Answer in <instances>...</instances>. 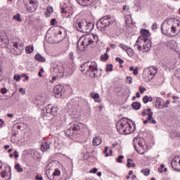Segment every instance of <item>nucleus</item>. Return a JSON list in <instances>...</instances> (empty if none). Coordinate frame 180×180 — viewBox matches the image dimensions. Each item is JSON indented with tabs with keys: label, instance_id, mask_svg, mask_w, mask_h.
Returning <instances> with one entry per match:
<instances>
[{
	"label": "nucleus",
	"instance_id": "obj_1",
	"mask_svg": "<svg viewBox=\"0 0 180 180\" xmlns=\"http://www.w3.org/2000/svg\"><path fill=\"white\" fill-rule=\"evenodd\" d=\"M161 32L165 36L179 34L180 32V21L176 18H167L161 25Z\"/></svg>",
	"mask_w": 180,
	"mask_h": 180
},
{
	"label": "nucleus",
	"instance_id": "obj_2",
	"mask_svg": "<svg viewBox=\"0 0 180 180\" xmlns=\"http://www.w3.org/2000/svg\"><path fill=\"white\" fill-rule=\"evenodd\" d=\"M99 41V37L95 34H88L82 36L77 41V48L80 51H84L85 47L98 43Z\"/></svg>",
	"mask_w": 180,
	"mask_h": 180
},
{
	"label": "nucleus",
	"instance_id": "obj_3",
	"mask_svg": "<svg viewBox=\"0 0 180 180\" xmlns=\"http://www.w3.org/2000/svg\"><path fill=\"white\" fill-rule=\"evenodd\" d=\"M116 127L120 134H131L136 130V127L129 122V119L127 118L120 120L117 123Z\"/></svg>",
	"mask_w": 180,
	"mask_h": 180
},
{
	"label": "nucleus",
	"instance_id": "obj_4",
	"mask_svg": "<svg viewBox=\"0 0 180 180\" xmlns=\"http://www.w3.org/2000/svg\"><path fill=\"white\" fill-rule=\"evenodd\" d=\"M81 71L85 72L86 75L91 77V78H98V64L95 61L84 63L81 66Z\"/></svg>",
	"mask_w": 180,
	"mask_h": 180
},
{
	"label": "nucleus",
	"instance_id": "obj_5",
	"mask_svg": "<svg viewBox=\"0 0 180 180\" xmlns=\"http://www.w3.org/2000/svg\"><path fill=\"white\" fill-rule=\"evenodd\" d=\"M115 19L110 15H105L98 20L96 26L98 29H105L115 23Z\"/></svg>",
	"mask_w": 180,
	"mask_h": 180
},
{
	"label": "nucleus",
	"instance_id": "obj_6",
	"mask_svg": "<svg viewBox=\"0 0 180 180\" xmlns=\"http://www.w3.org/2000/svg\"><path fill=\"white\" fill-rule=\"evenodd\" d=\"M94 25L93 22H87V21H82L79 22L76 25V27L79 32H82V33H89L94 30Z\"/></svg>",
	"mask_w": 180,
	"mask_h": 180
},
{
	"label": "nucleus",
	"instance_id": "obj_7",
	"mask_svg": "<svg viewBox=\"0 0 180 180\" xmlns=\"http://www.w3.org/2000/svg\"><path fill=\"white\" fill-rule=\"evenodd\" d=\"M25 9L29 13H33L37 10V0H23Z\"/></svg>",
	"mask_w": 180,
	"mask_h": 180
},
{
	"label": "nucleus",
	"instance_id": "obj_8",
	"mask_svg": "<svg viewBox=\"0 0 180 180\" xmlns=\"http://www.w3.org/2000/svg\"><path fill=\"white\" fill-rule=\"evenodd\" d=\"M57 112H58V108H57L56 107H53L51 104H49L41 111V115L43 117H46V116H49V115L55 116V115H57Z\"/></svg>",
	"mask_w": 180,
	"mask_h": 180
},
{
	"label": "nucleus",
	"instance_id": "obj_9",
	"mask_svg": "<svg viewBox=\"0 0 180 180\" xmlns=\"http://www.w3.org/2000/svg\"><path fill=\"white\" fill-rule=\"evenodd\" d=\"M51 73L52 75H57L58 78L64 77V66H58V65H53L51 68Z\"/></svg>",
	"mask_w": 180,
	"mask_h": 180
},
{
	"label": "nucleus",
	"instance_id": "obj_10",
	"mask_svg": "<svg viewBox=\"0 0 180 180\" xmlns=\"http://www.w3.org/2000/svg\"><path fill=\"white\" fill-rule=\"evenodd\" d=\"M157 71H158V69L153 66L148 67V68L144 70L145 75L146 77L147 78L148 82L151 81V79H153V78L155 77Z\"/></svg>",
	"mask_w": 180,
	"mask_h": 180
},
{
	"label": "nucleus",
	"instance_id": "obj_11",
	"mask_svg": "<svg viewBox=\"0 0 180 180\" xmlns=\"http://www.w3.org/2000/svg\"><path fill=\"white\" fill-rule=\"evenodd\" d=\"M150 36H151V33H150L149 30L146 29L141 30V36L137 39V43H140L141 41H147L150 43L151 39H150Z\"/></svg>",
	"mask_w": 180,
	"mask_h": 180
},
{
	"label": "nucleus",
	"instance_id": "obj_12",
	"mask_svg": "<svg viewBox=\"0 0 180 180\" xmlns=\"http://www.w3.org/2000/svg\"><path fill=\"white\" fill-rule=\"evenodd\" d=\"M80 131L81 127H79V125L77 122H72L69 124V137H71V136L75 137V136H77V134L79 133V131Z\"/></svg>",
	"mask_w": 180,
	"mask_h": 180
},
{
	"label": "nucleus",
	"instance_id": "obj_13",
	"mask_svg": "<svg viewBox=\"0 0 180 180\" xmlns=\"http://www.w3.org/2000/svg\"><path fill=\"white\" fill-rule=\"evenodd\" d=\"M138 146L139 148L136 145H134V148L135 150H136L139 154H145L146 151L148 150V146H147V144H146V142L143 139L139 140V141L138 142Z\"/></svg>",
	"mask_w": 180,
	"mask_h": 180
},
{
	"label": "nucleus",
	"instance_id": "obj_14",
	"mask_svg": "<svg viewBox=\"0 0 180 180\" xmlns=\"http://www.w3.org/2000/svg\"><path fill=\"white\" fill-rule=\"evenodd\" d=\"M64 92H65V89L61 84H57L53 88V93L56 98H61Z\"/></svg>",
	"mask_w": 180,
	"mask_h": 180
},
{
	"label": "nucleus",
	"instance_id": "obj_15",
	"mask_svg": "<svg viewBox=\"0 0 180 180\" xmlns=\"http://www.w3.org/2000/svg\"><path fill=\"white\" fill-rule=\"evenodd\" d=\"M148 117L147 119L143 121V124H147V123H150V124H157V121L153 117V112L151 111V108H148Z\"/></svg>",
	"mask_w": 180,
	"mask_h": 180
},
{
	"label": "nucleus",
	"instance_id": "obj_16",
	"mask_svg": "<svg viewBox=\"0 0 180 180\" xmlns=\"http://www.w3.org/2000/svg\"><path fill=\"white\" fill-rule=\"evenodd\" d=\"M171 166L173 169H175V171H179L180 172V157H174L171 162Z\"/></svg>",
	"mask_w": 180,
	"mask_h": 180
},
{
	"label": "nucleus",
	"instance_id": "obj_17",
	"mask_svg": "<svg viewBox=\"0 0 180 180\" xmlns=\"http://www.w3.org/2000/svg\"><path fill=\"white\" fill-rule=\"evenodd\" d=\"M77 2L82 6H88V5H92L96 0H76Z\"/></svg>",
	"mask_w": 180,
	"mask_h": 180
},
{
	"label": "nucleus",
	"instance_id": "obj_18",
	"mask_svg": "<svg viewBox=\"0 0 180 180\" xmlns=\"http://www.w3.org/2000/svg\"><path fill=\"white\" fill-rule=\"evenodd\" d=\"M142 43H145L143 45V53H147V51H150L151 49V43L147 41H141Z\"/></svg>",
	"mask_w": 180,
	"mask_h": 180
},
{
	"label": "nucleus",
	"instance_id": "obj_19",
	"mask_svg": "<svg viewBox=\"0 0 180 180\" xmlns=\"http://www.w3.org/2000/svg\"><path fill=\"white\" fill-rule=\"evenodd\" d=\"M90 96L92 98V99H94V102H96L97 103L101 102L99 94L92 92L90 94Z\"/></svg>",
	"mask_w": 180,
	"mask_h": 180
},
{
	"label": "nucleus",
	"instance_id": "obj_20",
	"mask_svg": "<svg viewBox=\"0 0 180 180\" xmlns=\"http://www.w3.org/2000/svg\"><path fill=\"white\" fill-rule=\"evenodd\" d=\"M50 144L51 143L47 141L42 143L41 145V151L44 152V151H47V150H50Z\"/></svg>",
	"mask_w": 180,
	"mask_h": 180
},
{
	"label": "nucleus",
	"instance_id": "obj_21",
	"mask_svg": "<svg viewBox=\"0 0 180 180\" xmlns=\"http://www.w3.org/2000/svg\"><path fill=\"white\" fill-rule=\"evenodd\" d=\"M102 143V139L101 136H95L93 139V146H99Z\"/></svg>",
	"mask_w": 180,
	"mask_h": 180
},
{
	"label": "nucleus",
	"instance_id": "obj_22",
	"mask_svg": "<svg viewBox=\"0 0 180 180\" xmlns=\"http://www.w3.org/2000/svg\"><path fill=\"white\" fill-rule=\"evenodd\" d=\"M13 46V50L15 51L21 52L22 50H23V46H22L21 44L14 43Z\"/></svg>",
	"mask_w": 180,
	"mask_h": 180
},
{
	"label": "nucleus",
	"instance_id": "obj_23",
	"mask_svg": "<svg viewBox=\"0 0 180 180\" xmlns=\"http://www.w3.org/2000/svg\"><path fill=\"white\" fill-rule=\"evenodd\" d=\"M35 60H37V61H40L41 63H44L46 61V58L41 56L40 53H37L35 55Z\"/></svg>",
	"mask_w": 180,
	"mask_h": 180
},
{
	"label": "nucleus",
	"instance_id": "obj_24",
	"mask_svg": "<svg viewBox=\"0 0 180 180\" xmlns=\"http://www.w3.org/2000/svg\"><path fill=\"white\" fill-rule=\"evenodd\" d=\"M125 22L127 25H131L133 23V19L131 18V15L128 14L125 16Z\"/></svg>",
	"mask_w": 180,
	"mask_h": 180
},
{
	"label": "nucleus",
	"instance_id": "obj_25",
	"mask_svg": "<svg viewBox=\"0 0 180 180\" xmlns=\"http://www.w3.org/2000/svg\"><path fill=\"white\" fill-rule=\"evenodd\" d=\"M127 168H131V167H132V168H134V167H136V164L133 163V159H127Z\"/></svg>",
	"mask_w": 180,
	"mask_h": 180
},
{
	"label": "nucleus",
	"instance_id": "obj_26",
	"mask_svg": "<svg viewBox=\"0 0 180 180\" xmlns=\"http://www.w3.org/2000/svg\"><path fill=\"white\" fill-rule=\"evenodd\" d=\"M132 109H134V110H139L140 108H141V103L139 102H134L131 104Z\"/></svg>",
	"mask_w": 180,
	"mask_h": 180
},
{
	"label": "nucleus",
	"instance_id": "obj_27",
	"mask_svg": "<svg viewBox=\"0 0 180 180\" xmlns=\"http://www.w3.org/2000/svg\"><path fill=\"white\" fill-rule=\"evenodd\" d=\"M69 16H71L74 14V12H75V6H72V4H69Z\"/></svg>",
	"mask_w": 180,
	"mask_h": 180
},
{
	"label": "nucleus",
	"instance_id": "obj_28",
	"mask_svg": "<svg viewBox=\"0 0 180 180\" xmlns=\"http://www.w3.org/2000/svg\"><path fill=\"white\" fill-rule=\"evenodd\" d=\"M155 106L157 109H162V105H161V100L158 99L155 102Z\"/></svg>",
	"mask_w": 180,
	"mask_h": 180
},
{
	"label": "nucleus",
	"instance_id": "obj_29",
	"mask_svg": "<svg viewBox=\"0 0 180 180\" xmlns=\"http://www.w3.org/2000/svg\"><path fill=\"white\" fill-rule=\"evenodd\" d=\"M34 50V47H33V46H28L25 48V51L27 54H30L31 53H33Z\"/></svg>",
	"mask_w": 180,
	"mask_h": 180
},
{
	"label": "nucleus",
	"instance_id": "obj_30",
	"mask_svg": "<svg viewBox=\"0 0 180 180\" xmlns=\"http://www.w3.org/2000/svg\"><path fill=\"white\" fill-rule=\"evenodd\" d=\"M143 103H148V102H153V98L145 96L143 98Z\"/></svg>",
	"mask_w": 180,
	"mask_h": 180
},
{
	"label": "nucleus",
	"instance_id": "obj_31",
	"mask_svg": "<svg viewBox=\"0 0 180 180\" xmlns=\"http://www.w3.org/2000/svg\"><path fill=\"white\" fill-rule=\"evenodd\" d=\"M126 53L129 57H133L134 56V50L130 48V46L128 48Z\"/></svg>",
	"mask_w": 180,
	"mask_h": 180
},
{
	"label": "nucleus",
	"instance_id": "obj_32",
	"mask_svg": "<svg viewBox=\"0 0 180 180\" xmlns=\"http://www.w3.org/2000/svg\"><path fill=\"white\" fill-rule=\"evenodd\" d=\"M134 4L138 9H140V8H141V0H134Z\"/></svg>",
	"mask_w": 180,
	"mask_h": 180
},
{
	"label": "nucleus",
	"instance_id": "obj_33",
	"mask_svg": "<svg viewBox=\"0 0 180 180\" xmlns=\"http://www.w3.org/2000/svg\"><path fill=\"white\" fill-rule=\"evenodd\" d=\"M141 43H143L142 41L141 42H137L136 41V44L134 45V47H136V49L138 50V51H143V48L141 47V45H140Z\"/></svg>",
	"mask_w": 180,
	"mask_h": 180
},
{
	"label": "nucleus",
	"instance_id": "obj_34",
	"mask_svg": "<svg viewBox=\"0 0 180 180\" xmlns=\"http://www.w3.org/2000/svg\"><path fill=\"white\" fill-rule=\"evenodd\" d=\"M13 19L14 20H16V22H22V18H20V14L18 13L15 15L13 17Z\"/></svg>",
	"mask_w": 180,
	"mask_h": 180
},
{
	"label": "nucleus",
	"instance_id": "obj_35",
	"mask_svg": "<svg viewBox=\"0 0 180 180\" xmlns=\"http://www.w3.org/2000/svg\"><path fill=\"white\" fill-rule=\"evenodd\" d=\"M15 169L18 172H23V168L20 167V165L19 163H17L15 165Z\"/></svg>",
	"mask_w": 180,
	"mask_h": 180
},
{
	"label": "nucleus",
	"instance_id": "obj_36",
	"mask_svg": "<svg viewBox=\"0 0 180 180\" xmlns=\"http://www.w3.org/2000/svg\"><path fill=\"white\" fill-rule=\"evenodd\" d=\"M119 47L120 48V49H122V50H124V51H127V50L129 49V46H127V45H124V44H120V45H119Z\"/></svg>",
	"mask_w": 180,
	"mask_h": 180
},
{
	"label": "nucleus",
	"instance_id": "obj_37",
	"mask_svg": "<svg viewBox=\"0 0 180 180\" xmlns=\"http://www.w3.org/2000/svg\"><path fill=\"white\" fill-rule=\"evenodd\" d=\"M142 174H143L146 176H148L150 175V169H143L141 170Z\"/></svg>",
	"mask_w": 180,
	"mask_h": 180
},
{
	"label": "nucleus",
	"instance_id": "obj_38",
	"mask_svg": "<svg viewBox=\"0 0 180 180\" xmlns=\"http://www.w3.org/2000/svg\"><path fill=\"white\" fill-rule=\"evenodd\" d=\"M108 58H109V55H108L107 53H105V54L101 56V60L103 61H106V60H108Z\"/></svg>",
	"mask_w": 180,
	"mask_h": 180
},
{
	"label": "nucleus",
	"instance_id": "obj_39",
	"mask_svg": "<svg viewBox=\"0 0 180 180\" xmlns=\"http://www.w3.org/2000/svg\"><path fill=\"white\" fill-rule=\"evenodd\" d=\"M106 71L110 72L111 71H113V65H108L106 68Z\"/></svg>",
	"mask_w": 180,
	"mask_h": 180
},
{
	"label": "nucleus",
	"instance_id": "obj_40",
	"mask_svg": "<svg viewBox=\"0 0 180 180\" xmlns=\"http://www.w3.org/2000/svg\"><path fill=\"white\" fill-rule=\"evenodd\" d=\"M61 174V172L58 169H55L54 172L53 173V176H60Z\"/></svg>",
	"mask_w": 180,
	"mask_h": 180
},
{
	"label": "nucleus",
	"instance_id": "obj_41",
	"mask_svg": "<svg viewBox=\"0 0 180 180\" xmlns=\"http://www.w3.org/2000/svg\"><path fill=\"white\" fill-rule=\"evenodd\" d=\"M175 77L178 78V79H180V68L175 70Z\"/></svg>",
	"mask_w": 180,
	"mask_h": 180
},
{
	"label": "nucleus",
	"instance_id": "obj_42",
	"mask_svg": "<svg viewBox=\"0 0 180 180\" xmlns=\"http://www.w3.org/2000/svg\"><path fill=\"white\" fill-rule=\"evenodd\" d=\"M170 101L169 100H167L162 105V108H168V105H169Z\"/></svg>",
	"mask_w": 180,
	"mask_h": 180
},
{
	"label": "nucleus",
	"instance_id": "obj_43",
	"mask_svg": "<svg viewBox=\"0 0 180 180\" xmlns=\"http://www.w3.org/2000/svg\"><path fill=\"white\" fill-rule=\"evenodd\" d=\"M127 84H132L133 83V78L131 77H127L126 79Z\"/></svg>",
	"mask_w": 180,
	"mask_h": 180
},
{
	"label": "nucleus",
	"instance_id": "obj_44",
	"mask_svg": "<svg viewBox=\"0 0 180 180\" xmlns=\"http://www.w3.org/2000/svg\"><path fill=\"white\" fill-rule=\"evenodd\" d=\"M139 91H140L141 94H144V92H146V91H147V89H146V87H144L143 86H140Z\"/></svg>",
	"mask_w": 180,
	"mask_h": 180
},
{
	"label": "nucleus",
	"instance_id": "obj_45",
	"mask_svg": "<svg viewBox=\"0 0 180 180\" xmlns=\"http://www.w3.org/2000/svg\"><path fill=\"white\" fill-rule=\"evenodd\" d=\"M164 165H161L160 167L158 169V172H160V174H162V172H164Z\"/></svg>",
	"mask_w": 180,
	"mask_h": 180
},
{
	"label": "nucleus",
	"instance_id": "obj_46",
	"mask_svg": "<svg viewBox=\"0 0 180 180\" xmlns=\"http://www.w3.org/2000/svg\"><path fill=\"white\" fill-rule=\"evenodd\" d=\"M13 78H14L15 81H16L17 82H19V81H20L21 77L19 75H14Z\"/></svg>",
	"mask_w": 180,
	"mask_h": 180
},
{
	"label": "nucleus",
	"instance_id": "obj_47",
	"mask_svg": "<svg viewBox=\"0 0 180 180\" xmlns=\"http://www.w3.org/2000/svg\"><path fill=\"white\" fill-rule=\"evenodd\" d=\"M122 11H125L129 13L130 12V7H129L128 6H123Z\"/></svg>",
	"mask_w": 180,
	"mask_h": 180
},
{
	"label": "nucleus",
	"instance_id": "obj_48",
	"mask_svg": "<svg viewBox=\"0 0 180 180\" xmlns=\"http://www.w3.org/2000/svg\"><path fill=\"white\" fill-rule=\"evenodd\" d=\"M148 116V109H144L142 111V116Z\"/></svg>",
	"mask_w": 180,
	"mask_h": 180
},
{
	"label": "nucleus",
	"instance_id": "obj_49",
	"mask_svg": "<svg viewBox=\"0 0 180 180\" xmlns=\"http://www.w3.org/2000/svg\"><path fill=\"white\" fill-rule=\"evenodd\" d=\"M108 150H109V148L108 146H105L103 150L104 154H105V157H109V153H108Z\"/></svg>",
	"mask_w": 180,
	"mask_h": 180
},
{
	"label": "nucleus",
	"instance_id": "obj_50",
	"mask_svg": "<svg viewBox=\"0 0 180 180\" xmlns=\"http://www.w3.org/2000/svg\"><path fill=\"white\" fill-rule=\"evenodd\" d=\"M115 61H117V63H120V64H123L124 63V60L120 58H116Z\"/></svg>",
	"mask_w": 180,
	"mask_h": 180
},
{
	"label": "nucleus",
	"instance_id": "obj_51",
	"mask_svg": "<svg viewBox=\"0 0 180 180\" xmlns=\"http://www.w3.org/2000/svg\"><path fill=\"white\" fill-rule=\"evenodd\" d=\"M0 92L3 95H5V94H6L8 92V89L6 88H2V89H1Z\"/></svg>",
	"mask_w": 180,
	"mask_h": 180
},
{
	"label": "nucleus",
	"instance_id": "obj_52",
	"mask_svg": "<svg viewBox=\"0 0 180 180\" xmlns=\"http://www.w3.org/2000/svg\"><path fill=\"white\" fill-rule=\"evenodd\" d=\"M123 158H124V156L120 155L116 160L117 162H122V160H123Z\"/></svg>",
	"mask_w": 180,
	"mask_h": 180
},
{
	"label": "nucleus",
	"instance_id": "obj_53",
	"mask_svg": "<svg viewBox=\"0 0 180 180\" xmlns=\"http://www.w3.org/2000/svg\"><path fill=\"white\" fill-rule=\"evenodd\" d=\"M71 67H72L71 68V72L70 73V75H72L74 73V72L75 71V65L72 64Z\"/></svg>",
	"mask_w": 180,
	"mask_h": 180
},
{
	"label": "nucleus",
	"instance_id": "obj_54",
	"mask_svg": "<svg viewBox=\"0 0 180 180\" xmlns=\"http://www.w3.org/2000/svg\"><path fill=\"white\" fill-rule=\"evenodd\" d=\"M46 11H49L50 13H53V12L54 11V9L51 6H48L46 8Z\"/></svg>",
	"mask_w": 180,
	"mask_h": 180
},
{
	"label": "nucleus",
	"instance_id": "obj_55",
	"mask_svg": "<svg viewBox=\"0 0 180 180\" xmlns=\"http://www.w3.org/2000/svg\"><path fill=\"white\" fill-rule=\"evenodd\" d=\"M35 179L36 180H43V176L41 174H37L35 176Z\"/></svg>",
	"mask_w": 180,
	"mask_h": 180
},
{
	"label": "nucleus",
	"instance_id": "obj_56",
	"mask_svg": "<svg viewBox=\"0 0 180 180\" xmlns=\"http://www.w3.org/2000/svg\"><path fill=\"white\" fill-rule=\"evenodd\" d=\"M90 174H96L98 172V169L96 167H94L91 170H90Z\"/></svg>",
	"mask_w": 180,
	"mask_h": 180
},
{
	"label": "nucleus",
	"instance_id": "obj_57",
	"mask_svg": "<svg viewBox=\"0 0 180 180\" xmlns=\"http://www.w3.org/2000/svg\"><path fill=\"white\" fill-rule=\"evenodd\" d=\"M19 92H20V94H22V95H25L26 90H25L23 88L21 87L19 89Z\"/></svg>",
	"mask_w": 180,
	"mask_h": 180
},
{
	"label": "nucleus",
	"instance_id": "obj_58",
	"mask_svg": "<svg viewBox=\"0 0 180 180\" xmlns=\"http://www.w3.org/2000/svg\"><path fill=\"white\" fill-rule=\"evenodd\" d=\"M56 23H57V20H56V18H53V19L51 20V26H54V25H56Z\"/></svg>",
	"mask_w": 180,
	"mask_h": 180
},
{
	"label": "nucleus",
	"instance_id": "obj_59",
	"mask_svg": "<svg viewBox=\"0 0 180 180\" xmlns=\"http://www.w3.org/2000/svg\"><path fill=\"white\" fill-rule=\"evenodd\" d=\"M151 29L152 30H155V29H157V22L153 24V25L151 26Z\"/></svg>",
	"mask_w": 180,
	"mask_h": 180
},
{
	"label": "nucleus",
	"instance_id": "obj_60",
	"mask_svg": "<svg viewBox=\"0 0 180 180\" xmlns=\"http://www.w3.org/2000/svg\"><path fill=\"white\" fill-rule=\"evenodd\" d=\"M13 155L15 158H19V153H18L16 150L13 152Z\"/></svg>",
	"mask_w": 180,
	"mask_h": 180
},
{
	"label": "nucleus",
	"instance_id": "obj_61",
	"mask_svg": "<svg viewBox=\"0 0 180 180\" xmlns=\"http://www.w3.org/2000/svg\"><path fill=\"white\" fill-rule=\"evenodd\" d=\"M21 77L22 78H25V81H27V79H29V77L27 75H26V74L21 75Z\"/></svg>",
	"mask_w": 180,
	"mask_h": 180
},
{
	"label": "nucleus",
	"instance_id": "obj_62",
	"mask_svg": "<svg viewBox=\"0 0 180 180\" xmlns=\"http://www.w3.org/2000/svg\"><path fill=\"white\" fill-rule=\"evenodd\" d=\"M70 58L72 60V61L74 60V52L70 53Z\"/></svg>",
	"mask_w": 180,
	"mask_h": 180
},
{
	"label": "nucleus",
	"instance_id": "obj_63",
	"mask_svg": "<svg viewBox=\"0 0 180 180\" xmlns=\"http://www.w3.org/2000/svg\"><path fill=\"white\" fill-rule=\"evenodd\" d=\"M6 174H7L6 171L4 170V172H1V177L5 178V176H6Z\"/></svg>",
	"mask_w": 180,
	"mask_h": 180
},
{
	"label": "nucleus",
	"instance_id": "obj_64",
	"mask_svg": "<svg viewBox=\"0 0 180 180\" xmlns=\"http://www.w3.org/2000/svg\"><path fill=\"white\" fill-rule=\"evenodd\" d=\"M61 13H67V10H65V8H64V7L61 8Z\"/></svg>",
	"mask_w": 180,
	"mask_h": 180
}]
</instances>
